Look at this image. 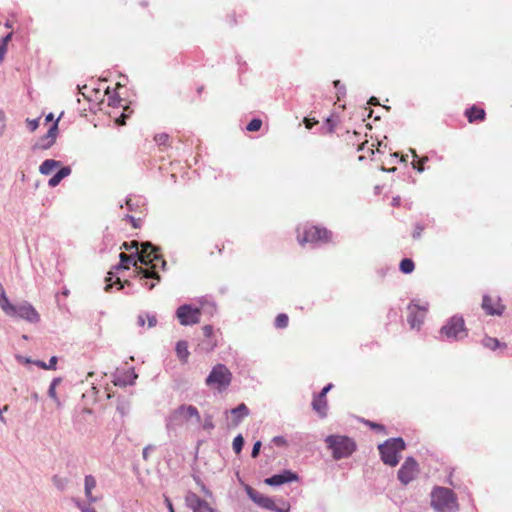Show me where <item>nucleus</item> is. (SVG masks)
Masks as SVG:
<instances>
[{"instance_id":"nucleus-6","label":"nucleus","mask_w":512,"mask_h":512,"mask_svg":"<svg viewBox=\"0 0 512 512\" xmlns=\"http://www.w3.org/2000/svg\"><path fill=\"white\" fill-rule=\"evenodd\" d=\"M194 420L196 423L201 422V416L198 409L193 405H180L169 417L168 426H180Z\"/></svg>"},{"instance_id":"nucleus-38","label":"nucleus","mask_w":512,"mask_h":512,"mask_svg":"<svg viewBox=\"0 0 512 512\" xmlns=\"http://www.w3.org/2000/svg\"><path fill=\"white\" fill-rule=\"evenodd\" d=\"M108 105L111 107H123L127 109L128 107L123 104V100L119 97L110 96L108 98Z\"/></svg>"},{"instance_id":"nucleus-48","label":"nucleus","mask_w":512,"mask_h":512,"mask_svg":"<svg viewBox=\"0 0 512 512\" xmlns=\"http://www.w3.org/2000/svg\"><path fill=\"white\" fill-rule=\"evenodd\" d=\"M368 425L371 428L379 430V431H383L384 430V426H382L381 424H377V423H373V422H368Z\"/></svg>"},{"instance_id":"nucleus-44","label":"nucleus","mask_w":512,"mask_h":512,"mask_svg":"<svg viewBox=\"0 0 512 512\" xmlns=\"http://www.w3.org/2000/svg\"><path fill=\"white\" fill-rule=\"evenodd\" d=\"M260 448H261V442H260V441H257V442L254 444L253 449H252V452H251V456H252L253 458H256V457L259 455Z\"/></svg>"},{"instance_id":"nucleus-56","label":"nucleus","mask_w":512,"mask_h":512,"mask_svg":"<svg viewBox=\"0 0 512 512\" xmlns=\"http://www.w3.org/2000/svg\"><path fill=\"white\" fill-rule=\"evenodd\" d=\"M12 38V33H9L8 35H6L5 37H3L2 39V43H5V46L7 47V44L8 42L11 40Z\"/></svg>"},{"instance_id":"nucleus-23","label":"nucleus","mask_w":512,"mask_h":512,"mask_svg":"<svg viewBox=\"0 0 512 512\" xmlns=\"http://www.w3.org/2000/svg\"><path fill=\"white\" fill-rule=\"evenodd\" d=\"M231 414L233 415L232 423L237 426L249 414V410L244 403H241L231 410Z\"/></svg>"},{"instance_id":"nucleus-17","label":"nucleus","mask_w":512,"mask_h":512,"mask_svg":"<svg viewBox=\"0 0 512 512\" xmlns=\"http://www.w3.org/2000/svg\"><path fill=\"white\" fill-rule=\"evenodd\" d=\"M296 480H298V475L290 470H286L281 474H276L266 478L264 482L270 486H278Z\"/></svg>"},{"instance_id":"nucleus-28","label":"nucleus","mask_w":512,"mask_h":512,"mask_svg":"<svg viewBox=\"0 0 512 512\" xmlns=\"http://www.w3.org/2000/svg\"><path fill=\"white\" fill-rule=\"evenodd\" d=\"M412 153H413V161H412L413 168L419 172H423L424 164L428 161V157L424 156V157L418 158V155L416 154L415 151H413Z\"/></svg>"},{"instance_id":"nucleus-46","label":"nucleus","mask_w":512,"mask_h":512,"mask_svg":"<svg viewBox=\"0 0 512 512\" xmlns=\"http://www.w3.org/2000/svg\"><path fill=\"white\" fill-rule=\"evenodd\" d=\"M126 118H127V115L125 113H121V115L115 119V122L117 125H124L126 123L125 122Z\"/></svg>"},{"instance_id":"nucleus-20","label":"nucleus","mask_w":512,"mask_h":512,"mask_svg":"<svg viewBox=\"0 0 512 512\" xmlns=\"http://www.w3.org/2000/svg\"><path fill=\"white\" fill-rule=\"evenodd\" d=\"M465 116L469 123H474L477 121H483L486 117V112L483 108L473 105L465 111Z\"/></svg>"},{"instance_id":"nucleus-1","label":"nucleus","mask_w":512,"mask_h":512,"mask_svg":"<svg viewBox=\"0 0 512 512\" xmlns=\"http://www.w3.org/2000/svg\"><path fill=\"white\" fill-rule=\"evenodd\" d=\"M137 256L138 260L143 265H151L149 268L136 267L137 273L141 275L143 278H152L159 281L160 276L156 271L157 262L160 261L163 267L166 265V262L158 253V248L153 246L150 242L142 243L141 249L137 253Z\"/></svg>"},{"instance_id":"nucleus-64","label":"nucleus","mask_w":512,"mask_h":512,"mask_svg":"<svg viewBox=\"0 0 512 512\" xmlns=\"http://www.w3.org/2000/svg\"><path fill=\"white\" fill-rule=\"evenodd\" d=\"M53 119V115L52 114H49L47 117H46V120L47 121H52Z\"/></svg>"},{"instance_id":"nucleus-8","label":"nucleus","mask_w":512,"mask_h":512,"mask_svg":"<svg viewBox=\"0 0 512 512\" xmlns=\"http://www.w3.org/2000/svg\"><path fill=\"white\" fill-rule=\"evenodd\" d=\"M441 333L448 339H462L467 336L464 319L460 316L451 317L441 328Z\"/></svg>"},{"instance_id":"nucleus-58","label":"nucleus","mask_w":512,"mask_h":512,"mask_svg":"<svg viewBox=\"0 0 512 512\" xmlns=\"http://www.w3.org/2000/svg\"><path fill=\"white\" fill-rule=\"evenodd\" d=\"M126 205L127 207L130 209V211H132V206H133V200L131 198L127 199L126 200Z\"/></svg>"},{"instance_id":"nucleus-9","label":"nucleus","mask_w":512,"mask_h":512,"mask_svg":"<svg viewBox=\"0 0 512 512\" xmlns=\"http://www.w3.org/2000/svg\"><path fill=\"white\" fill-rule=\"evenodd\" d=\"M428 311V304H419L418 302L412 301L408 305V318L407 321L411 329H420L424 322Z\"/></svg>"},{"instance_id":"nucleus-3","label":"nucleus","mask_w":512,"mask_h":512,"mask_svg":"<svg viewBox=\"0 0 512 512\" xmlns=\"http://www.w3.org/2000/svg\"><path fill=\"white\" fill-rule=\"evenodd\" d=\"M406 445L402 438H391L378 446L384 464L395 467L399 463L400 454Z\"/></svg>"},{"instance_id":"nucleus-62","label":"nucleus","mask_w":512,"mask_h":512,"mask_svg":"<svg viewBox=\"0 0 512 512\" xmlns=\"http://www.w3.org/2000/svg\"><path fill=\"white\" fill-rule=\"evenodd\" d=\"M86 88H87V86L85 85V86H83L82 88H80V89H79V92H80L84 97H86L85 92H84V90H85Z\"/></svg>"},{"instance_id":"nucleus-5","label":"nucleus","mask_w":512,"mask_h":512,"mask_svg":"<svg viewBox=\"0 0 512 512\" xmlns=\"http://www.w3.org/2000/svg\"><path fill=\"white\" fill-rule=\"evenodd\" d=\"M232 381V373L224 364L215 365L205 380L207 386L222 392L228 388Z\"/></svg>"},{"instance_id":"nucleus-41","label":"nucleus","mask_w":512,"mask_h":512,"mask_svg":"<svg viewBox=\"0 0 512 512\" xmlns=\"http://www.w3.org/2000/svg\"><path fill=\"white\" fill-rule=\"evenodd\" d=\"M303 122L307 129H312L313 126L318 124V120H316L315 118H309V117H305Z\"/></svg>"},{"instance_id":"nucleus-18","label":"nucleus","mask_w":512,"mask_h":512,"mask_svg":"<svg viewBox=\"0 0 512 512\" xmlns=\"http://www.w3.org/2000/svg\"><path fill=\"white\" fill-rule=\"evenodd\" d=\"M57 130H58V125H57V122H55L48 130V132L46 133L45 136L41 137L39 142H38V147L41 148V149H48L50 148L55 140H56V136H57Z\"/></svg>"},{"instance_id":"nucleus-60","label":"nucleus","mask_w":512,"mask_h":512,"mask_svg":"<svg viewBox=\"0 0 512 512\" xmlns=\"http://www.w3.org/2000/svg\"><path fill=\"white\" fill-rule=\"evenodd\" d=\"M111 280H112V277H108L106 279V281L108 282L106 287H105L106 290H108V289H110L112 287V283H110Z\"/></svg>"},{"instance_id":"nucleus-11","label":"nucleus","mask_w":512,"mask_h":512,"mask_svg":"<svg viewBox=\"0 0 512 512\" xmlns=\"http://www.w3.org/2000/svg\"><path fill=\"white\" fill-rule=\"evenodd\" d=\"M176 316L181 325H193L200 322L201 310L199 308L185 304L178 307Z\"/></svg>"},{"instance_id":"nucleus-63","label":"nucleus","mask_w":512,"mask_h":512,"mask_svg":"<svg viewBox=\"0 0 512 512\" xmlns=\"http://www.w3.org/2000/svg\"><path fill=\"white\" fill-rule=\"evenodd\" d=\"M373 146H374V144H372V145H371V147H367V150H368V152H369L370 154H374V150H373V148H372Z\"/></svg>"},{"instance_id":"nucleus-21","label":"nucleus","mask_w":512,"mask_h":512,"mask_svg":"<svg viewBox=\"0 0 512 512\" xmlns=\"http://www.w3.org/2000/svg\"><path fill=\"white\" fill-rule=\"evenodd\" d=\"M203 334L206 338H208V341L204 344L202 347L206 352L212 351L217 345V341L213 338L214 336V329L211 325H205L202 328Z\"/></svg>"},{"instance_id":"nucleus-22","label":"nucleus","mask_w":512,"mask_h":512,"mask_svg":"<svg viewBox=\"0 0 512 512\" xmlns=\"http://www.w3.org/2000/svg\"><path fill=\"white\" fill-rule=\"evenodd\" d=\"M176 356L182 364L188 362L190 352L188 350V343L184 340H180L176 343L175 347Z\"/></svg>"},{"instance_id":"nucleus-36","label":"nucleus","mask_w":512,"mask_h":512,"mask_svg":"<svg viewBox=\"0 0 512 512\" xmlns=\"http://www.w3.org/2000/svg\"><path fill=\"white\" fill-rule=\"evenodd\" d=\"M169 135L166 133H160L155 135L154 140L159 146H168L169 145Z\"/></svg>"},{"instance_id":"nucleus-27","label":"nucleus","mask_w":512,"mask_h":512,"mask_svg":"<svg viewBox=\"0 0 512 512\" xmlns=\"http://www.w3.org/2000/svg\"><path fill=\"white\" fill-rule=\"evenodd\" d=\"M60 167V162L53 160V159H47L45 160L39 167V171L41 174L49 175L52 173V171L56 168Z\"/></svg>"},{"instance_id":"nucleus-2","label":"nucleus","mask_w":512,"mask_h":512,"mask_svg":"<svg viewBox=\"0 0 512 512\" xmlns=\"http://www.w3.org/2000/svg\"><path fill=\"white\" fill-rule=\"evenodd\" d=\"M431 506L438 512H458L459 510L455 493L445 487H435L432 490Z\"/></svg>"},{"instance_id":"nucleus-42","label":"nucleus","mask_w":512,"mask_h":512,"mask_svg":"<svg viewBox=\"0 0 512 512\" xmlns=\"http://www.w3.org/2000/svg\"><path fill=\"white\" fill-rule=\"evenodd\" d=\"M26 122H27L28 128L31 132H34L39 126L38 119H33V120L27 119Z\"/></svg>"},{"instance_id":"nucleus-51","label":"nucleus","mask_w":512,"mask_h":512,"mask_svg":"<svg viewBox=\"0 0 512 512\" xmlns=\"http://www.w3.org/2000/svg\"><path fill=\"white\" fill-rule=\"evenodd\" d=\"M146 319H147L146 315H139L138 319H137L138 325L139 326H144Z\"/></svg>"},{"instance_id":"nucleus-37","label":"nucleus","mask_w":512,"mask_h":512,"mask_svg":"<svg viewBox=\"0 0 512 512\" xmlns=\"http://www.w3.org/2000/svg\"><path fill=\"white\" fill-rule=\"evenodd\" d=\"M244 445V438L242 435H238L233 440V450L236 454H239L243 448Z\"/></svg>"},{"instance_id":"nucleus-49","label":"nucleus","mask_w":512,"mask_h":512,"mask_svg":"<svg viewBox=\"0 0 512 512\" xmlns=\"http://www.w3.org/2000/svg\"><path fill=\"white\" fill-rule=\"evenodd\" d=\"M129 219L132 222V224H137V222L142 221V218L139 216H136L135 214L129 215Z\"/></svg>"},{"instance_id":"nucleus-30","label":"nucleus","mask_w":512,"mask_h":512,"mask_svg":"<svg viewBox=\"0 0 512 512\" xmlns=\"http://www.w3.org/2000/svg\"><path fill=\"white\" fill-rule=\"evenodd\" d=\"M338 124V119L335 116H330L326 119L322 126L324 133H333Z\"/></svg>"},{"instance_id":"nucleus-35","label":"nucleus","mask_w":512,"mask_h":512,"mask_svg":"<svg viewBox=\"0 0 512 512\" xmlns=\"http://www.w3.org/2000/svg\"><path fill=\"white\" fill-rule=\"evenodd\" d=\"M261 126H262V120L259 118H254L248 123L246 129L249 132H256V131L260 130Z\"/></svg>"},{"instance_id":"nucleus-32","label":"nucleus","mask_w":512,"mask_h":512,"mask_svg":"<svg viewBox=\"0 0 512 512\" xmlns=\"http://www.w3.org/2000/svg\"><path fill=\"white\" fill-rule=\"evenodd\" d=\"M414 267V262L409 258H405L400 262V270L405 274L411 273Z\"/></svg>"},{"instance_id":"nucleus-26","label":"nucleus","mask_w":512,"mask_h":512,"mask_svg":"<svg viewBox=\"0 0 512 512\" xmlns=\"http://www.w3.org/2000/svg\"><path fill=\"white\" fill-rule=\"evenodd\" d=\"M71 173V169L69 167H63L61 168L50 180L48 181V184L50 187H56L63 178L68 176Z\"/></svg>"},{"instance_id":"nucleus-53","label":"nucleus","mask_w":512,"mask_h":512,"mask_svg":"<svg viewBox=\"0 0 512 512\" xmlns=\"http://www.w3.org/2000/svg\"><path fill=\"white\" fill-rule=\"evenodd\" d=\"M213 427H214V426H213V423H212V421H211V420H206V421H205V423H204V425H203V428H204L205 430H210V429H212Z\"/></svg>"},{"instance_id":"nucleus-39","label":"nucleus","mask_w":512,"mask_h":512,"mask_svg":"<svg viewBox=\"0 0 512 512\" xmlns=\"http://www.w3.org/2000/svg\"><path fill=\"white\" fill-rule=\"evenodd\" d=\"M67 479L59 476L53 477V483L59 490H64L67 485Z\"/></svg>"},{"instance_id":"nucleus-33","label":"nucleus","mask_w":512,"mask_h":512,"mask_svg":"<svg viewBox=\"0 0 512 512\" xmlns=\"http://www.w3.org/2000/svg\"><path fill=\"white\" fill-rule=\"evenodd\" d=\"M483 345L491 350H495L502 346L498 339L488 336L483 339Z\"/></svg>"},{"instance_id":"nucleus-45","label":"nucleus","mask_w":512,"mask_h":512,"mask_svg":"<svg viewBox=\"0 0 512 512\" xmlns=\"http://www.w3.org/2000/svg\"><path fill=\"white\" fill-rule=\"evenodd\" d=\"M57 364V357L53 356L50 358L49 363L47 364L48 370H55Z\"/></svg>"},{"instance_id":"nucleus-12","label":"nucleus","mask_w":512,"mask_h":512,"mask_svg":"<svg viewBox=\"0 0 512 512\" xmlns=\"http://www.w3.org/2000/svg\"><path fill=\"white\" fill-rule=\"evenodd\" d=\"M418 473L419 465L417 461L408 457L398 470V479L403 485H407L416 478Z\"/></svg>"},{"instance_id":"nucleus-43","label":"nucleus","mask_w":512,"mask_h":512,"mask_svg":"<svg viewBox=\"0 0 512 512\" xmlns=\"http://www.w3.org/2000/svg\"><path fill=\"white\" fill-rule=\"evenodd\" d=\"M226 21L230 27H234L237 24L236 15L234 12L227 15Z\"/></svg>"},{"instance_id":"nucleus-4","label":"nucleus","mask_w":512,"mask_h":512,"mask_svg":"<svg viewBox=\"0 0 512 512\" xmlns=\"http://www.w3.org/2000/svg\"><path fill=\"white\" fill-rule=\"evenodd\" d=\"M325 442L336 460L350 456L356 449L355 442L347 436L330 435Z\"/></svg>"},{"instance_id":"nucleus-47","label":"nucleus","mask_w":512,"mask_h":512,"mask_svg":"<svg viewBox=\"0 0 512 512\" xmlns=\"http://www.w3.org/2000/svg\"><path fill=\"white\" fill-rule=\"evenodd\" d=\"M146 317H147V320H148V326L149 327H154L157 323V319L155 316H150L148 314H146Z\"/></svg>"},{"instance_id":"nucleus-54","label":"nucleus","mask_w":512,"mask_h":512,"mask_svg":"<svg viewBox=\"0 0 512 512\" xmlns=\"http://www.w3.org/2000/svg\"><path fill=\"white\" fill-rule=\"evenodd\" d=\"M38 367L42 368V369H45V370H48V367H47V364L43 361H35L34 362Z\"/></svg>"},{"instance_id":"nucleus-14","label":"nucleus","mask_w":512,"mask_h":512,"mask_svg":"<svg viewBox=\"0 0 512 512\" xmlns=\"http://www.w3.org/2000/svg\"><path fill=\"white\" fill-rule=\"evenodd\" d=\"M26 321H29L31 323H37L40 320L39 313L35 310V308L27 303L24 302L20 305H16V315Z\"/></svg>"},{"instance_id":"nucleus-16","label":"nucleus","mask_w":512,"mask_h":512,"mask_svg":"<svg viewBox=\"0 0 512 512\" xmlns=\"http://www.w3.org/2000/svg\"><path fill=\"white\" fill-rule=\"evenodd\" d=\"M332 388V384H328L327 386H325L321 393L314 398L313 402H312V406H313V409L321 416V417H325L326 416V411H327V406H328V403H327V399H326V394L328 393V391Z\"/></svg>"},{"instance_id":"nucleus-59","label":"nucleus","mask_w":512,"mask_h":512,"mask_svg":"<svg viewBox=\"0 0 512 512\" xmlns=\"http://www.w3.org/2000/svg\"><path fill=\"white\" fill-rule=\"evenodd\" d=\"M369 103L372 104V105H377L378 104V99L376 97H371L370 100H369Z\"/></svg>"},{"instance_id":"nucleus-57","label":"nucleus","mask_w":512,"mask_h":512,"mask_svg":"<svg viewBox=\"0 0 512 512\" xmlns=\"http://www.w3.org/2000/svg\"><path fill=\"white\" fill-rule=\"evenodd\" d=\"M82 512H97L93 507L85 506L81 508Z\"/></svg>"},{"instance_id":"nucleus-15","label":"nucleus","mask_w":512,"mask_h":512,"mask_svg":"<svg viewBox=\"0 0 512 512\" xmlns=\"http://www.w3.org/2000/svg\"><path fill=\"white\" fill-rule=\"evenodd\" d=\"M186 503L193 512H215V510L209 505V503L201 499L195 493H189L186 496Z\"/></svg>"},{"instance_id":"nucleus-52","label":"nucleus","mask_w":512,"mask_h":512,"mask_svg":"<svg viewBox=\"0 0 512 512\" xmlns=\"http://www.w3.org/2000/svg\"><path fill=\"white\" fill-rule=\"evenodd\" d=\"M7 51V47L5 46V43H2L0 45V62L2 61L3 57H4V54L6 53Z\"/></svg>"},{"instance_id":"nucleus-61","label":"nucleus","mask_w":512,"mask_h":512,"mask_svg":"<svg viewBox=\"0 0 512 512\" xmlns=\"http://www.w3.org/2000/svg\"><path fill=\"white\" fill-rule=\"evenodd\" d=\"M145 285L148 287L149 290H152L155 287V283H145Z\"/></svg>"},{"instance_id":"nucleus-24","label":"nucleus","mask_w":512,"mask_h":512,"mask_svg":"<svg viewBox=\"0 0 512 512\" xmlns=\"http://www.w3.org/2000/svg\"><path fill=\"white\" fill-rule=\"evenodd\" d=\"M0 307L1 309L9 316H15L16 315V305H13L10 303L9 299L7 298L5 291L3 288H1V295H0Z\"/></svg>"},{"instance_id":"nucleus-29","label":"nucleus","mask_w":512,"mask_h":512,"mask_svg":"<svg viewBox=\"0 0 512 512\" xmlns=\"http://www.w3.org/2000/svg\"><path fill=\"white\" fill-rule=\"evenodd\" d=\"M119 257H120V264L118 266L119 268L128 269L129 264L132 262H133V265L135 266V268L138 267L136 264V261L134 260L133 255H127L124 252H122V253H120Z\"/></svg>"},{"instance_id":"nucleus-34","label":"nucleus","mask_w":512,"mask_h":512,"mask_svg":"<svg viewBox=\"0 0 512 512\" xmlns=\"http://www.w3.org/2000/svg\"><path fill=\"white\" fill-rule=\"evenodd\" d=\"M58 382H59L58 379H54L52 381V383L50 384L49 390H48V394L56 402L57 406H60L61 403L56 394V386H57Z\"/></svg>"},{"instance_id":"nucleus-40","label":"nucleus","mask_w":512,"mask_h":512,"mask_svg":"<svg viewBox=\"0 0 512 512\" xmlns=\"http://www.w3.org/2000/svg\"><path fill=\"white\" fill-rule=\"evenodd\" d=\"M121 248H124L126 250H130L132 248H135L136 249V252L138 253L139 252V248H138V242L133 240L131 241L130 243L128 242H124L121 246Z\"/></svg>"},{"instance_id":"nucleus-31","label":"nucleus","mask_w":512,"mask_h":512,"mask_svg":"<svg viewBox=\"0 0 512 512\" xmlns=\"http://www.w3.org/2000/svg\"><path fill=\"white\" fill-rule=\"evenodd\" d=\"M289 317L285 313L278 314L275 318L274 325L277 329H284L288 326Z\"/></svg>"},{"instance_id":"nucleus-55","label":"nucleus","mask_w":512,"mask_h":512,"mask_svg":"<svg viewBox=\"0 0 512 512\" xmlns=\"http://www.w3.org/2000/svg\"><path fill=\"white\" fill-rule=\"evenodd\" d=\"M165 502H166V505H167V507L169 509V512H175L174 508H173V505H172V502L170 501V499L169 498H165Z\"/></svg>"},{"instance_id":"nucleus-25","label":"nucleus","mask_w":512,"mask_h":512,"mask_svg":"<svg viewBox=\"0 0 512 512\" xmlns=\"http://www.w3.org/2000/svg\"><path fill=\"white\" fill-rule=\"evenodd\" d=\"M96 487V479L92 475L85 477V495L89 502H95L96 498L92 495V490Z\"/></svg>"},{"instance_id":"nucleus-50","label":"nucleus","mask_w":512,"mask_h":512,"mask_svg":"<svg viewBox=\"0 0 512 512\" xmlns=\"http://www.w3.org/2000/svg\"><path fill=\"white\" fill-rule=\"evenodd\" d=\"M273 442L277 445H285L286 444V441L283 437H275L273 439Z\"/></svg>"},{"instance_id":"nucleus-13","label":"nucleus","mask_w":512,"mask_h":512,"mask_svg":"<svg viewBox=\"0 0 512 512\" xmlns=\"http://www.w3.org/2000/svg\"><path fill=\"white\" fill-rule=\"evenodd\" d=\"M482 308L488 315H501L505 306L501 303L500 298L485 295L482 300Z\"/></svg>"},{"instance_id":"nucleus-19","label":"nucleus","mask_w":512,"mask_h":512,"mask_svg":"<svg viewBox=\"0 0 512 512\" xmlns=\"http://www.w3.org/2000/svg\"><path fill=\"white\" fill-rule=\"evenodd\" d=\"M342 136L347 144L353 147L355 146L357 151L364 150L368 144V141L360 142V134L356 131H346Z\"/></svg>"},{"instance_id":"nucleus-10","label":"nucleus","mask_w":512,"mask_h":512,"mask_svg":"<svg viewBox=\"0 0 512 512\" xmlns=\"http://www.w3.org/2000/svg\"><path fill=\"white\" fill-rule=\"evenodd\" d=\"M297 232L301 243H314L325 240L328 234L324 226H303V229H298Z\"/></svg>"},{"instance_id":"nucleus-7","label":"nucleus","mask_w":512,"mask_h":512,"mask_svg":"<svg viewBox=\"0 0 512 512\" xmlns=\"http://www.w3.org/2000/svg\"><path fill=\"white\" fill-rule=\"evenodd\" d=\"M246 492L250 499L262 508L274 511V512H289L290 504L287 501H282L280 506H277L273 499L265 496L264 494L256 491L250 486L246 487Z\"/></svg>"}]
</instances>
